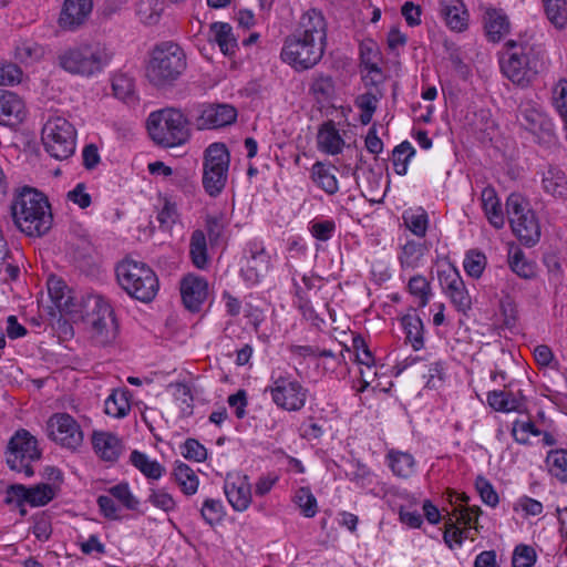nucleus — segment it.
I'll return each instance as SVG.
<instances>
[{"label":"nucleus","instance_id":"nucleus-23","mask_svg":"<svg viewBox=\"0 0 567 567\" xmlns=\"http://www.w3.org/2000/svg\"><path fill=\"white\" fill-rule=\"evenodd\" d=\"M24 115L23 100L14 92L0 90V124L14 126L22 122Z\"/></svg>","mask_w":567,"mask_h":567},{"label":"nucleus","instance_id":"nucleus-7","mask_svg":"<svg viewBox=\"0 0 567 567\" xmlns=\"http://www.w3.org/2000/svg\"><path fill=\"white\" fill-rule=\"evenodd\" d=\"M506 214L513 233L528 247L540 238V226L529 202L518 193H512L506 199Z\"/></svg>","mask_w":567,"mask_h":567},{"label":"nucleus","instance_id":"nucleus-6","mask_svg":"<svg viewBox=\"0 0 567 567\" xmlns=\"http://www.w3.org/2000/svg\"><path fill=\"white\" fill-rule=\"evenodd\" d=\"M505 48L499 59L502 73L512 83L528 86L538 73L537 63L530 59L532 49L515 40H508Z\"/></svg>","mask_w":567,"mask_h":567},{"label":"nucleus","instance_id":"nucleus-9","mask_svg":"<svg viewBox=\"0 0 567 567\" xmlns=\"http://www.w3.org/2000/svg\"><path fill=\"white\" fill-rule=\"evenodd\" d=\"M41 138L45 151L56 159H66L75 151V130L62 116H53L45 122Z\"/></svg>","mask_w":567,"mask_h":567},{"label":"nucleus","instance_id":"nucleus-40","mask_svg":"<svg viewBox=\"0 0 567 567\" xmlns=\"http://www.w3.org/2000/svg\"><path fill=\"white\" fill-rule=\"evenodd\" d=\"M173 475L186 495H193L198 488V477L185 463H176Z\"/></svg>","mask_w":567,"mask_h":567},{"label":"nucleus","instance_id":"nucleus-16","mask_svg":"<svg viewBox=\"0 0 567 567\" xmlns=\"http://www.w3.org/2000/svg\"><path fill=\"white\" fill-rule=\"evenodd\" d=\"M440 281L455 309L458 312L466 313L472 307V300L456 269L440 272Z\"/></svg>","mask_w":567,"mask_h":567},{"label":"nucleus","instance_id":"nucleus-50","mask_svg":"<svg viewBox=\"0 0 567 567\" xmlns=\"http://www.w3.org/2000/svg\"><path fill=\"white\" fill-rule=\"evenodd\" d=\"M295 503L306 517H313L318 512V504L309 487H300L293 497Z\"/></svg>","mask_w":567,"mask_h":567},{"label":"nucleus","instance_id":"nucleus-2","mask_svg":"<svg viewBox=\"0 0 567 567\" xmlns=\"http://www.w3.org/2000/svg\"><path fill=\"white\" fill-rule=\"evenodd\" d=\"M113 52L100 41H84L61 49L55 63L64 72L82 78H92L110 64Z\"/></svg>","mask_w":567,"mask_h":567},{"label":"nucleus","instance_id":"nucleus-62","mask_svg":"<svg viewBox=\"0 0 567 567\" xmlns=\"http://www.w3.org/2000/svg\"><path fill=\"white\" fill-rule=\"evenodd\" d=\"M486 259L483 254L471 252L466 255V258L464 260V269L468 276L473 278H478L483 274Z\"/></svg>","mask_w":567,"mask_h":567},{"label":"nucleus","instance_id":"nucleus-51","mask_svg":"<svg viewBox=\"0 0 567 567\" xmlns=\"http://www.w3.org/2000/svg\"><path fill=\"white\" fill-rule=\"evenodd\" d=\"M200 514L207 524L214 526L223 520L225 508L221 501L207 498L203 503Z\"/></svg>","mask_w":567,"mask_h":567},{"label":"nucleus","instance_id":"nucleus-35","mask_svg":"<svg viewBox=\"0 0 567 567\" xmlns=\"http://www.w3.org/2000/svg\"><path fill=\"white\" fill-rule=\"evenodd\" d=\"M545 463L548 473L560 483L567 484V450L556 449L547 453Z\"/></svg>","mask_w":567,"mask_h":567},{"label":"nucleus","instance_id":"nucleus-27","mask_svg":"<svg viewBox=\"0 0 567 567\" xmlns=\"http://www.w3.org/2000/svg\"><path fill=\"white\" fill-rule=\"evenodd\" d=\"M542 186L546 194L556 199H567V176L559 167L549 166L543 173Z\"/></svg>","mask_w":567,"mask_h":567},{"label":"nucleus","instance_id":"nucleus-11","mask_svg":"<svg viewBox=\"0 0 567 567\" xmlns=\"http://www.w3.org/2000/svg\"><path fill=\"white\" fill-rule=\"evenodd\" d=\"M324 50L326 48L291 32L284 41L280 58L296 71H305L320 62Z\"/></svg>","mask_w":567,"mask_h":567},{"label":"nucleus","instance_id":"nucleus-33","mask_svg":"<svg viewBox=\"0 0 567 567\" xmlns=\"http://www.w3.org/2000/svg\"><path fill=\"white\" fill-rule=\"evenodd\" d=\"M544 13L556 30L567 28V0H542Z\"/></svg>","mask_w":567,"mask_h":567},{"label":"nucleus","instance_id":"nucleus-39","mask_svg":"<svg viewBox=\"0 0 567 567\" xmlns=\"http://www.w3.org/2000/svg\"><path fill=\"white\" fill-rule=\"evenodd\" d=\"M519 123L528 132L535 133L542 127L544 115L540 110L530 102L519 106Z\"/></svg>","mask_w":567,"mask_h":567},{"label":"nucleus","instance_id":"nucleus-28","mask_svg":"<svg viewBox=\"0 0 567 567\" xmlns=\"http://www.w3.org/2000/svg\"><path fill=\"white\" fill-rule=\"evenodd\" d=\"M481 197L482 206L489 224L496 229L503 228L505 225V217L495 189L493 187H485L482 190Z\"/></svg>","mask_w":567,"mask_h":567},{"label":"nucleus","instance_id":"nucleus-15","mask_svg":"<svg viewBox=\"0 0 567 567\" xmlns=\"http://www.w3.org/2000/svg\"><path fill=\"white\" fill-rule=\"evenodd\" d=\"M328 22L319 9H308L298 19L293 33L326 48Z\"/></svg>","mask_w":567,"mask_h":567},{"label":"nucleus","instance_id":"nucleus-20","mask_svg":"<svg viewBox=\"0 0 567 567\" xmlns=\"http://www.w3.org/2000/svg\"><path fill=\"white\" fill-rule=\"evenodd\" d=\"M237 111L228 104L205 106L195 120L197 130H213L229 125L236 121Z\"/></svg>","mask_w":567,"mask_h":567},{"label":"nucleus","instance_id":"nucleus-53","mask_svg":"<svg viewBox=\"0 0 567 567\" xmlns=\"http://www.w3.org/2000/svg\"><path fill=\"white\" fill-rule=\"evenodd\" d=\"M147 502L165 513H169L176 508L175 499L164 488H151Z\"/></svg>","mask_w":567,"mask_h":567},{"label":"nucleus","instance_id":"nucleus-59","mask_svg":"<svg viewBox=\"0 0 567 567\" xmlns=\"http://www.w3.org/2000/svg\"><path fill=\"white\" fill-rule=\"evenodd\" d=\"M475 487L482 498V501L491 506V507H495L498 502H499V498H498V494L496 493V491L494 489L493 485L484 477L480 476L476 478V482H475Z\"/></svg>","mask_w":567,"mask_h":567},{"label":"nucleus","instance_id":"nucleus-64","mask_svg":"<svg viewBox=\"0 0 567 567\" xmlns=\"http://www.w3.org/2000/svg\"><path fill=\"white\" fill-rule=\"evenodd\" d=\"M22 71L13 63H0V85H13L21 81Z\"/></svg>","mask_w":567,"mask_h":567},{"label":"nucleus","instance_id":"nucleus-60","mask_svg":"<svg viewBox=\"0 0 567 567\" xmlns=\"http://www.w3.org/2000/svg\"><path fill=\"white\" fill-rule=\"evenodd\" d=\"M336 231V223L332 219L316 220L311 223V235L321 241L329 240Z\"/></svg>","mask_w":567,"mask_h":567},{"label":"nucleus","instance_id":"nucleus-52","mask_svg":"<svg viewBox=\"0 0 567 567\" xmlns=\"http://www.w3.org/2000/svg\"><path fill=\"white\" fill-rule=\"evenodd\" d=\"M378 99L374 94L368 92L355 99V105L360 109V121L363 125L371 122L373 113L377 110Z\"/></svg>","mask_w":567,"mask_h":567},{"label":"nucleus","instance_id":"nucleus-36","mask_svg":"<svg viewBox=\"0 0 567 567\" xmlns=\"http://www.w3.org/2000/svg\"><path fill=\"white\" fill-rule=\"evenodd\" d=\"M214 33V40L225 55H233L237 49V41L233 34V29L228 23L214 22L210 25Z\"/></svg>","mask_w":567,"mask_h":567},{"label":"nucleus","instance_id":"nucleus-38","mask_svg":"<svg viewBox=\"0 0 567 567\" xmlns=\"http://www.w3.org/2000/svg\"><path fill=\"white\" fill-rule=\"evenodd\" d=\"M424 246L414 240H409L401 247V251L399 254L400 266L403 270H413L415 269L422 257L424 256Z\"/></svg>","mask_w":567,"mask_h":567},{"label":"nucleus","instance_id":"nucleus-56","mask_svg":"<svg viewBox=\"0 0 567 567\" xmlns=\"http://www.w3.org/2000/svg\"><path fill=\"white\" fill-rule=\"evenodd\" d=\"M112 497L116 498L127 509H136L138 506L137 498L131 493L128 484L121 483L109 489Z\"/></svg>","mask_w":567,"mask_h":567},{"label":"nucleus","instance_id":"nucleus-42","mask_svg":"<svg viewBox=\"0 0 567 567\" xmlns=\"http://www.w3.org/2000/svg\"><path fill=\"white\" fill-rule=\"evenodd\" d=\"M388 458L389 465L396 476L409 477L414 472L415 462L411 454L391 451Z\"/></svg>","mask_w":567,"mask_h":567},{"label":"nucleus","instance_id":"nucleus-31","mask_svg":"<svg viewBox=\"0 0 567 567\" xmlns=\"http://www.w3.org/2000/svg\"><path fill=\"white\" fill-rule=\"evenodd\" d=\"M344 142L332 122L322 125L318 133L319 148L328 154L336 155L341 152Z\"/></svg>","mask_w":567,"mask_h":567},{"label":"nucleus","instance_id":"nucleus-54","mask_svg":"<svg viewBox=\"0 0 567 567\" xmlns=\"http://www.w3.org/2000/svg\"><path fill=\"white\" fill-rule=\"evenodd\" d=\"M540 434L542 431L530 421H515L513 423L512 435L519 444H527L529 435L539 436Z\"/></svg>","mask_w":567,"mask_h":567},{"label":"nucleus","instance_id":"nucleus-47","mask_svg":"<svg viewBox=\"0 0 567 567\" xmlns=\"http://www.w3.org/2000/svg\"><path fill=\"white\" fill-rule=\"evenodd\" d=\"M414 154L415 150L412 146V144L408 141H404L398 146H395L392 154V163L396 174H406L408 163Z\"/></svg>","mask_w":567,"mask_h":567},{"label":"nucleus","instance_id":"nucleus-63","mask_svg":"<svg viewBox=\"0 0 567 567\" xmlns=\"http://www.w3.org/2000/svg\"><path fill=\"white\" fill-rule=\"evenodd\" d=\"M177 218L178 214L175 204L165 200L163 207L157 214L159 227L165 230L171 229V227L176 223Z\"/></svg>","mask_w":567,"mask_h":567},{"label":"nucleus","instance_id":"nucleus-3","mask_svg":"<svg viewBox=\"0 0 567 567\" xmlns=\"http://www.w3.org/2000/svg\"><path fill=\"white\" fill-rule=\"evenodd\" d=\"M186 68L187 58L183 48L175 42L165 41L153 49L146 76L154 86L166 87L173 85Z\"/></svg>","mask_w":567,"mask_h":567},{"label":"nucleus","instance_id":"nucleus-19","mask_svg":"<svg viewBox=\"0 0 567 567\" xmlns=\"http://www.w3.org/2000/svg\"><path fill=\"white\" fill-rule=\"evenodd\" d=\"M225 495L237 512L248 508L251 503V485L246 475L228 474L224 483Z\"/></svg>","mask_w":567,"mask_h":567},{"label":"nucleus","instance_id":"nucleus-4","mask_svg":"<svg viewBox=\"0 0 567 567\" xmlns=\"http://www.w3.org/2000/svg\"><path fill=\"white\" fill-rule=\"evenodd\" d=\"M115 274L121 288L132 298L147 303L156 297L159 281L147 264L125 258L116 265Z\"/></svg>","mask_w":567,"mask_h":567},{"label":"nucleus","instance_id":"nucleus-43","mask_svg":"<svg viewBox=\"0 0 567 567\" xmlns=\"http://www.w3.org/2000/svg\"><path fill=\"white\" fill-rule=\"evenodd\" d=\"M408 291L417 299V306L421 308L429 303L432 295L430 281L421 275H415L410 278Z\"/></svg>","mask_w":567,"mask_h":567},{"label":"nucleus","instance_id":"nucleus-8","mask_svg":"<svg viewBox=\"0 0 567 567\" xmlns=\"http://www.w3.org/2000/svg\"><path fill=\"white\" fill-rule=\"evenodd\" d=\"M230 154L223 143H213L204 152L202 184L207 195L217 197L225 189Z\"/></svg>","mask_w":567,"mask_h":567},{"label":"nucleus","instance_id":"nucleus-61","mask_svg":"<svg viewBox=\"0 0 567 567\" xmlns=\"http://www.w3.org/2000/svg\"><path fill=\"white\" fill-rule=\"evenodd\" d=\"M182 454L185 458L203 462L207 457V450L195 439H187L183 445Z\"/></svg>","mask_w":567,"mask_h":567},{"label":"nucleus","instance_id":"nucleus-5","mask_svg":"<svg viewBox=\"0 0 567 567\" xmlns=\"http://www.w3.org/2000/svg\"><path fill=\"white\" fill-rule=\"evenodd\" d=\"M147 132L157 145L178 146L189 138L188 120L178 109L167 107L155 111L147 118Z\"/></svg>","mask_w":567,"mask_h":567},{"label":"nucleus","instance_id":"nucleus-41","mask_svg":"<svg viewBox=\"0 0 567 567\" xmlns=\"http://www.w3.org/2000/svg\"><path fill=\"white\" fill-rule=\"evenodd\" d=\"M112 89L114 95L124 101L131 103L135 101V83L134 79L125 73H117L112 78Z\"/></svg>","mask_w":567,"mask_h":567},{"label":"nucleus","instance_id":"nucleus-17","mask_svg":"<svg viewBox=\"0 0 567 567\" xmlns=\"http://www.w3.org/2000/svg\"><path fill=\"white\" fill-rule=\"evenodd\" d=\"M92 9V0H64L58 19L59 27L65 31H76L89 20Z\"/></svg>","mask_w":567,"mask_h":567},{"label":"nucleus","instance_id":"nucleus-45","mask_svg":"<svg viewBox=\"0 0 567 567\" xmlns=\"http://www.w3.org/2000/svg\"><path fill=\"white\" fill-rule=\"evenodd\" d=\"M190 256L197 268H204L207 262L206 237L202 230H195L190 237Z\"/></svg>","mask_w":567,"mask_h":567},{"label":"nucleus","instance_id":"nucleus-44","mask_svg":"<svg viewBox=\"0 0 567 567\" xmlns=\"http://www.w3.org/2000/svg\"><path fill=\"white\" fill-rule=\"evenodd\" d=\"M508 264L513 272L524 279H532L536 276V266L526 259L524 252L515 250L508 258Z\"/></svg>","mask_w":567,"mask_h":567},{"label":"nucleus","instance_id":"nucleus-25","mask_svg":"<svg viewBox=\"0 0 567 567\" xmlns=\"http://www.w3.org/2000/svg\"><path fill=\"white\" fill-rule=\"evenodd\" d=\"M439 12L451 30L462 31L467 27V14L462 0H440Z\"/></svg>","mask_w":567,"mask_h":567},{"label":"nucleus","instance_id":"nucleus-58","mask_svg":"<svg viewBox=\"0 0 567 567\" xmlns=\"http://www.w3.org/2000/svg\"><path fill=\"white\" fill-rule=\"evenodd\" d=\"M42 55V48L37 43L22 42L16 48V59L21 63H29Z\"/></svg>","mask_w":567,"mask_h":567},{"label":"nucleus","instance_id":"nucleus-32","mask_svg":"<svg viewBox=\"0 0 567 567\" xmlns=\"http://www.w3.org/2000/svg\"><path fill=\"white\" fill-rule=\"evenodd\" d=\"M401 323L405 331V340L414 350L422 349L424 347V327L421 318L415 313H408L402 317Z\"/></svg>","mask_w":567,"mask_h":567},{"label":"nucleus","instance_id":"nucleus-37","mask_svg":"<svg viewBox=\"0 0 567 567\" xmlns=\"http://www.w3.org/2000/svg\"><path fill=\"white\" fill-rule=\"evenodd\" d=\"M130 461L144 476L150 480H158L165 473V467L157 461L150 460L145 453L133 451Z\"/></svg>","mask_w":567,"mask_h":567},{"label":"nucleus","instance_id":"nucleus-29","mask_svg":"<svg viewBox=\"0 0 567 567\" xmlns=\"http://www.w3.org/2000/svg\"><path fill=\"white\" fill-rule=\"evenodd\" d=\"M334 166L327 165L322 162H316L311 167V179L328 195H334L339 190L338 179Z\"/></svg>","mask_w":567,"mask_h":567},{"label":"nucleus","instance_id":"nucleus-48","mask_svg":"<svg viewBox=\"0 0 567 567\" xmlns=\"http://www.w3.org/2000/svg\"><path fill=\"white\" fill-rule=\"evenodd\" d=\"M487 402L495 411L511 412L517 411L520 403L504 391H492L487 395Z\"/></svg>","mask_w":567,"mask_h":567},{"label":"nucleus","instance_id":"nucleus-55","mask_svg":"<svg viewBox=\"0 0 567 567\" xmlns=\"http://www.w3.org/2000/svg\"><path fill=\"white\" fill-rule=\"evenodd\" d=\"M450 502L452 505H454L453 512L450 516L455 517L460 515V511H468L472 516L478 517L482 513L481 508L478 506H468L470 496H467L465 493L458 494L456 492H451L449 494Z\"/></svg>","mask_w":567,"mask_h":567},{"label":"nucleus","instance_id":"nucleus-21","mask_svg":"<svg viewBox=\"0 0 567 567\" xmlns=\"http://www.w3.org/2000/svg\"><path fill=\"white\" fill-rule=\"evenodd\" d=\"M181 295L188 310L199 311L208 297V282L200 276L187 275L181 281Z\"/></svg>","mask_w":567,"mask_h":567},{"label":"nucleus","instance_id":"nucleus-26","mask_svg":"<svg viewBox=\"0 0 567 567\" xmlns=\"http://www.w3.org/2000/svg\"><path fill=\"white\" fill-rule=\"evenodd\" d=\"M484 28L489 41L499 42L509 33L511 23L502 10L487 9L484 16Z\"/></svg>","mask_w":567,"mask_h":567},{"label":"nucleus","instance_id":"nucleus-30","mask_svg":"<svg viewBox=\"0 0 567 567\" xmlns=\"http://www.w3.org/2000/svg\"><path fill=\"white\" fill-rule=\"evenodd\" d=\"M471 513L468 511H460V515L455 517L449 516L445 519V532L443 535L445 544L453 548V545L462 544V534L464 532L457 525L470 526L471 527Z\"/></svg>","mask_w":567,"mask_h":567},{"label":"nucleus","instance_id":"nucleus-49","mask_svg":"<svg viewBox=\"0 0 567 567\" xmlns=\"http://www.w3.org/2000/svg\"><path fill=\"white\" fill-rule=\"evenodd\" d=\"M551 101L567 128V79H559L554 85Z\"/></svg>","mask_w":567,"mask_h":567},{"label":"nucleus","instance_id":"nucleus-18","mask_svg":"<svg viewBox=\"0 0 567 567\" xmlns=\"http://www.w3.org/2000/svg\"><path fill=\"white\" fill-rule=\"evenodd\" d=\"M56 486L44 483L31 487L14 484L8 488V494L11 498L16 499L19 504L25 502L31 506L47 505L56 496Z\"/></svg>","mask_w":567,"mask_h":567},{"label":"nucleus","instance_id":"nucleus-57","mask_svg":"<svg viewBox=\"0 0 567 567\" xmlns=\"http://www.w3.org/2000/svg\"><path fill=\"white\" fill-rule=\"evenodd\" d=\"M536 561V551L532 546L518 545L512 557L513 567H532Z\"/></svg>","mask_w":567,"mask_h":567},{"label":"nucleus","instance_id":"nucleus-22","mask_svg":"<svg viewBox=\"0 0 567 567\" xmlns=\"http://www.w3.org/2000/svg\"><path fill=\"white\" fill-rule=\"evenodd\" d=\"M247 264L241 268L245 278L250 282H257L270 266V257L265 247L257 241H251L245 250Z\"/></svg>","mask_w":567,"mask_h":567},{"label":"nucleus","instance_id":"nucleus-1","mask_svg":"<svg viewBox=\"0 0 567 567\" xmlns=\"http://www.w3.org/2000/svg\"><path fill=\"white\" fill-rule=\"evenodd\" d=\"M14 225L27 236L41 237L52 227L51 205L48 197L32 187H23L11 203Z\"/></svg>","mask_w":567,"mask_h":567},{"label":"nucleus","instance_id":"nucleus-46","mask_svg":"<svg viewBox=\"0 0 567 567\" xmlns=\"http://www.w3.org/2000/svg\"><path fill=\"white\" fill-rule=\"evenodd\" d=\"M405 226L416 236L424 237L427 230V215L419 208L416 210H406L402 215Z\"/></svg>","mask_w":567,"mask_h":567},{"label":"nucleus","instance_id":"nucleus-13","mask_svg":"<svg viewBox=\"0 0 567 567\" xmlns=\"http://www.w3.org/2000/svg\"><path fill=\"white\" fill-rule=\"evenodd\" d=\"M49 437L64 449L75 451L83 443V432L73 416L55 413L47 422Z\"/></svg>","mask_w":567,"mask_h":567},{"label":"nucleus","instance_id":"nucleus-10","mask_svg":"<svg viewBox=\"0 0 567 567\" xmlns=\"http://www.w3.org/2000/svg\"><path fill=\"white\" fill-rule=\"evenodd\" d=\"M7 464L13 471L33 475L32 462L41 457L38 440L27 430H18L9 440L7 447Z\"/></svg>","mask_w":567,"mask_h":567},{"label":"nucleus","instance_id":"nucleus-14","mask_svg":"<svg viewBox=\"0 0 567 567\" xmlns=\"http://www.w3.org/2000/svg\"><path fill=\"white\" fill-rule=\"evenodd\" d=\"M274 403L286 411H300L307 401L308 390L293 379L279 377L269 388Z\"/></svg>","mask_w":567,"mask_h":567},{"label":"nucleus","instance_id":"nucleus-12","mask_svg":"<svg viewBox=\"0 0 567 567\" xmlns=\"http://www.w3.org/2000/svg\"><path fill=\"white\" fill-rule=\"evenodd\" d=\"M93 309L87 317L91 337L100 346L112 342L116 337L117 326L110 303L101 296L92 298Z\"/></svg>","mask_w":567,"mask_h":567},{"label":"nucleus","instance_id":"nucleus-34","mask_svg":"<svg viewBox=\"0 0 567 567\" xmlns=\"http://www.w3.org/2000/svg\"><path fill=\"white\" fill-rule=\"evenodd\" d=\"M104 411L113 417H124L131 411L128 390H113L104 403Z\"/></svg>","mask_w":567,"mask_h":567},{"label":"nucleus","instance_id":"nucleus-24","mask_svg":"<svg viewBox=\"0 0 567 567\" xmlns=\"http://www.w3.org/2000/svg\"><path fill=\"white\" fill-rule=\"evenodd\" d=\"M94 452L105 462H115L123 451L121 439L105 431H94L92 434Z\"/></svg>","mask_w":567,"mask_h":567}]
</instances>
